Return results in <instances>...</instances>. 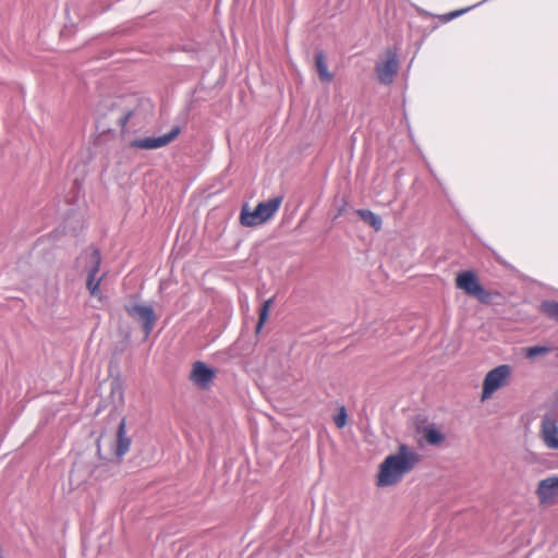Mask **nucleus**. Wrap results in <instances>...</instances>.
<instances>
[{
    "label": "nucleus",
    "instance_id": "1",
    "mask_svg": "<svg viewBox=\"0 0 558 558\" xmlns=\"http://www.w3.org/2000/svg\"><path fill=\"white\" fill-rule=\"evenodd\" d=\"M420 462V454L408 445L401 444L398 451L387 456L379 465L377 485L380 487L398 484Z\"/></svg>",
    "mask_w": 558,
    "mask_h": 558
},
{
    "label": "nucleus",
    "instance_id": "2",
    "mask_svg": "<svg viewBox=\"0 0 558 558\" xmlns=\"http://www.w3.org/2000/svg\"><path fill=\"white\" fill-rule=\"evenodd\" d=\"M125 418H122L118 425L117 440L113 446V440L105 435H100L97 439V454L99 459L109 461L117 457L120 461L130 450L131 438L126 436Z\"/></svg>",
    "mask_w": 558,
    "mask_h": 558
},
{
    "label": "nucleus",
    "instance_id": "3",
    "mask_svg": "<svg viewBox=\"0 0 558 558\" xmlns=\"http://www.w3.org/2000/svg\"><path fill=\"white\" fill-rule=\"evenodd\" d=\"M282 196L272 197L266 202L257 204L254 210L244 206L241 211L240 220L243 226L256 227L269 220L279 209L282 203Z\"/></svg>",
    "mask_w": 558,
    "mask_h": 558
},
{
    "label": "nucleus",
    "instance_id": "4",
    "mask_svg": "<svg viewBox=\"0 0 558 558\" xmlns=\"http://www.w3.org/2000/svg\"><path fill=\"white\" fill-rule=\"evenodd\" d=\"M80 260L84 264L85 271L87 272V289L92 295H97L99 284L102 280V276L96 277L101 262L100 252L96 248L86 250L81 255Z\"/></svg>",
    "mask_w": 558,
    "mask_h": 558
},
{
    "label": "nucleus",
    "instance_id": "5",
    "mask_svg": "<svg viewBox=\"0 0 558 558\" xmlns=\"http://www.w3.org/2000/svg\"><path fill=\"white\" fill-rule=\"evenodd\" d=\"M511 366L499 365L489 371L483 381L482 400L488 399L495 391L505 387L511 376Z\"/></svg>",
    "mask_w": 558,
    "mask_h": 558
},
{
    "label": "nucleus",
    "instance_id": "6",
    "mask_svg": "<svg viewBox=\"0 0 558 558\" xmlns=\"http://www.w3.org/2000/svg\"><path fill=\"white\" fill-rule=\"evenodd\" d=\"M456 286L482 303H489L492 300L490 292L483 288L472 271L460 272L456 279Z\"/></svg>",
    "mask_w": 558,
    "mask_h": 558
},
{
    "label": "nucleus",
    "instance_id": "7",
    "mask_svg": "<svg viewBox=\"0 0 558 558\" xmlns=\"http://www.w3.org/2000/svg\"><path fill=\"white\" fill-rule=\"evenodd\" d=\"M124 308L132 318L142 323L145 337H148L156 323L154 308L150 305L143 304H129Z\"/></svg>",
    "mask_w": 558,
    "mask_h": 558
},
{
    "label": "nucleus",
    "instance_id": "8",
    "mask_svg": "<svg viewBox=\"0 0 558 558\" xmlns=\"http://www.w3.org/2000/svg\"><path fill=\"white\" fill-rule=\"evenodd\" d=\"M399 69L398 53L393 50L386 51V59L376 64V73L381 84L389 85L393 82Z\"/></svg>",
    "mask_w": 558,
    "mask_h": 558
},
{
    "label": "nucleus",
    "instance_id": "9",
    "mask_svg": "<svg viewBox=\"0 0 558 558\" xmlns=\"http://www.w3.org/2000/svg\"><path fill=\"white\" fill-rule=\"evenodd\" d=\"M536 495L541 505L555 504L558 497V476L542 480L536 488Z\"/></svg>",
    "mask_w": 558,
    "mask_h": 558
},
{
    "label": "nucleus",
    "instance_id": "10",
    "mask_svg": "<svg viewBox=\"0 0 558 558\" xmlns=\"http://www.w3.org/2000/svg\"><path fill=\"white\" fill-rule=\"evenodd\" d=\"M180 133V128H173L169 133L158 137L137 138L132 142V146L141 149H156L171 143Z\"/></svg>",
    "mask_w": 558,
    "mask_h": 558
},
{
    "label": "nucleus",
    "instance_id": "11",
    "mask_svg": "<svg viewBox=\"0 0 558 558\" xmlns=\"http://www.w3.org/2000/svg\"><path fill=\"white\" fill-rule=\"evenodd\" d=\"M216 377V371L208 367L204 362L197 361L193 364L190 379L198 387L206 389Z\"/></svg>",
    "mask_w": 558,
    "mask_h": 558
},
{
    "label": "nucleus",
    "instance_id": "12",
    "mask_svg": "<svg viewBox=\"0 0 558 558\" xmlns=\"http://www.w3.org/2000/svg\"><path fill=\"white\" fill-rule=\"evenodd\" d=\"M541 435L549 449H558V426L555 420L545 417L541 425Z\"/></svg>",
    "mask_w": 558,
    "mask_h": 558
},
{
    "label": "nucleus",
    "instance_id": "13",
    "mask_svg": "<svg viewBox=\"0 0 558 558\" xmlns=\"http://www.w3.org/2000/svg\"><path fill=\"white\" fill-rule=\"evenodd\" d=\"M315 68L318 74V77L324 83H330L333 78V75L328 71L326 57L323 51H318L315 54Z\"/></svg>",
    "mask_w": 558,
    "mask_h": 558
},
{
    "label": "nucleus",
    "instance_id": "14",
    "mask_svg": "<svg viewBox=\"0 0 558 558\" xmlns=\"http://www.w3.org/2000/svg\"><path fill=\"white\" fill-rule=\"evenodd\" d=\"M427 444L438 446L445 440L444 434L434 424L427 425L421 430Z\"/></svg>",
    "mask_w": 558,
    "mask_h": 558
},
{
    "label": "nucleus",
    "instance_id": "15",
    "mask_svg": "<svg viewBox=\"0 0 558 558\" xmlns=\"http://www.w3.org/2000/svg\"><path fill=\"white\" fill-rule=\"evenodd\" d=\"M356 214L360 216V218L367 225H369L372 228H374L376 231L381 229L383 221L381 218L373 213L369 209H357Z\"/></svg>",
    "mask_w": 558,
    "mask_h": 558
},
{
    "label": "nucleus",
    "instance_id": "16",
    "mask_svg": "<svg viewBox=\"0 0 558 558\" xmlns=\"http://www.w3.org/2000/svg\"><path fill=\"white\" fill-rule=\"evenodd\" d=\"M541 311L549 318L558 322V302L544 301L541 304Z\"/></svg>",
    "mask_w": 558,
    "mask_h": 558
},
{
    "label": "nucleus",
    "instance_id": "17",
    "mask_svg": "<svg viewBox=\"0 0 558 558\" xmlns=\"http://www.w3.org/2000/svg\"><path fill=\"white\" fill-rule=\"evenodd\" d=\"M271 304H272V299H268L263 303V305L259 310V317H258V322L256 325V332H259L262 330L264 324L266 323Z\"/></svg>",
    "mask_w": 558,
    "mask_h": 558
},
{
    "label": "nucleus",
    "instance_id": "18",
    "mask_svg": "<svg viewBox=\"0 0 558 558\" xmlns=\"http://www.w3.org/2000/svg\"><path fill=\"white\" fill-rule=\"evenodd\" d=\"M550 352V348L544 345H535L526 349L525 355L529 359H534L538 355H544Z\"/></svg>",
    "mask_w": 558,
    "mask_h": 558
},
{
    "label": "nucleus",
    "instance_id": "19",
    "mask_svg": "<svg viewBox=\"0 0 558 558\" xmlns=\"http://www.w3.org/2000/svg\"><path fill=\"white\" fill-rule=\"evenodd\" d=\"M333 422L338 428H342L347 424V410L344 407L339 409L338 414L335 416Z\"/></svg>",
    "mask_w": 558,
    "mask_h": 558
},
{
    "label": "nucleus",
    "instance_id": "20",
    "mask_svg": "<svg viewBox=\"0 0 558 558\" xmlns=\"http://www.w3.org/2000/svg\"><path fill=\"white\" fill-rule=\"evenodd\" d=\"M131 116H132V111H128L126 113H124L122 117L119 118V124L121 125V128L126 126Z\"/></svg>",
    "mask_w": 558,
    "mask_h": 558
},
{
    "label": "nucleus",
    "instance_id": "21",
    "mask_svg": "<svg viewBox=\"0 0 558 558\" xmlns=\"http://www.w3.org/2000/svg\"><path fill=\"white\" fill-rule=\"evenodd\" d=\"M469 9H464V10H460V11H456V12H452L450 13V17H456V16H459L460 14L466 12Z\"/></svg>",
    "mask_w": 558,
    "mask_h": 558
}]
</instances>
